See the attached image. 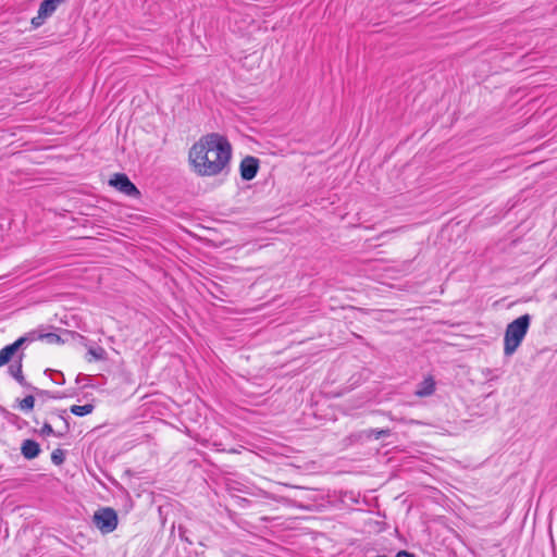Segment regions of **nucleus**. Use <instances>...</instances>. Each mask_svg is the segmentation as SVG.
Wrapping results in <instances>:
<instances>
[{"label":"nucleus","instance_id":"obj_1","mask_svg":"<svg viewBox=\"0 0 557 557\" xmlns=\"http://www.w3.org/2000/svg\"><path fill=\"white\" fill-rule=\"evenodd\" d=\"M231 158L232 146L228 139L219 133L202 136L188 152L191 170L198 176L219 175L228 165Z\"/></svg>","mask_w":557,"mask_h":557},{"label":"nucleus","instance_id":"obj_2","mask_svg":"<svg viewBox=\"0 0 557 557\" xmlns=\"http://www.w3.org/2000/svg\"><path fill=\"white\" fill-rule=\"evenodd\" d=\"M531 315L529 313L522 314L510 322L504 335V355L511 356L524 339L531 324Z\"/></svg>","mask_w":557,"mask_h":557},{"label":"nucleus","instance_id":"obj_3","mask_svg":"<svg viewBox=\"0 0 557 557\" xmlns=\"http://www.w3.org/2000/svg\"><path fill=\"white\" fill-rule=\"evenodd\" d=\"M92 522L102 533H110L117 527V513L111 507L100 508L94 513Z\"/></svg>","mask_w":557,"mask_h":557},{"label":"nucleus","instance_id":"obj_4","mask_svg":"<svg viewBox=\"0 0 557 557\" xmlns=\"http://www.w3.org/2000/svg\"><path fill=\"white\" fill-rule=\"evenodd\" d=\"M109 185L128 197L138 198L140 196L139 189L124 173L113 174L109 180Z\"/></svg>","mask_w":557,"mask_h":557},{"label":"nucleus","instance_id":"obj_5","mask_svg":"<svg viewBox=\"0 0 557 557\" xmlns=\"http://www.w3.org/2000/svg\"><path fill=\"white\" fill-rule=\"evenodd\" d=\"M61 420L64 422V429L62 431H54L51 424L47 421L44 422L40 430H34V433H37L41 437H48V436H57V437H63L70 432V423H69V417H66L65 410H57L54 412Z\"/></svg>","mask_w":557,"mask_h":557},{"label":"nucleus","instance_id":"obj_6","mask_svg":"<svg viewBox=\"0 0 557 557\" xmlns=\"http://www.w3.org/2000/svg\"><path fill=\"white\" fill-rule=\"evenodd\" d=\"M260 168V161L252 156L245 157L239 164V173L243 181H251L256 177Z\"/></svg>","mask_w":557,"mask_h":557},{"label":"nucleus","instance_id":"obj_7","mask_svg":"<svg viewBox=\"0 0 557 557\" xmlns=\"http://www.w3.org/2000/svg\"><path fill=\"white\" fill-rule=\"evenodd\" d=\"M24 357V352L17 354L13 362L9 364L8 372L23 387H32V384L26 381L23 374Z\"/></svg>","mask_w":557,"mask_h":557},{"label":"nucleus","instance_id":"obj_8","mask_svg":"<svg viewBox=\"0 0 557 557\" xmlns=\"http://www.w3.org/2000/svg\"><path fill=\"white\" fill-rule=\"evenodd\" d=\"M40 451V445L35 440L27 438L22 442L21 454L25 459H35L39 456Z\"/></svg>","mask_w":557,"mask_h":557},{"label":"nucleus","instance_id":"obj_9","mask_svg":"<svg viewBox=\"0 0 557 557\" xmlns=\"http://www.w3.org/2000/svg\"><path fill=\"white\" fill-rule=\"evenodd\" d=\"M435 392V381L433 376L429 375L422 382H420L414 391V395L418 397H426Z\"/></svg>","mask_w":557,"mask_h":557},{"label":"nucleus","instance_id":"obj_10","mask_svg":"<svg viewBox=\"0 0 557 557\" xmlns=\"http://www.w3.org/2000/svg\"><path fill=\"white\" fill-rule=\"evenodd\" d=\"M17 354V350L12 346V344L4 346L0 350V368L14 360Z\"/></svg>","mask_w":557,"mask_h":557},{"label":"nucleus","instance_id":"obj_11","mask_svg":"<svg viewBox=\"0 0 557 557\" xmlns=\"http://www.w3.org/2000/svg\"><path fill=\"white\" fill-rule=\"evenodd\" d=\"M40 341H46L49 344H64L67 339H64L61 335L52 332H45L41 329V335H39Z\"/></svg>","mask_w":557,"mask_h":557},{"label":"nucleus","instance_id":"obj_12","mask_svg":"<svg viewBox=\"0 0 557 557\" xmlns=\"http://www.w3.org/2000/svg\"><path fill=\"white\" fill-rule=\"evenodd\" d=\"M95 406L92 404H86L83 406L79 405H73L70 408V411L78 417H84L92 412Z\"/></svg>","mask_w":557,"mask_h":557},{"label":"nucleus","instance_id":"obj_13","mask_svg":"<svg viewBox=\"0 0 557 557\" xmlns=\"http://www.w3.org/2000/svg\"><path fill=\"white\" fill-rule=\"evenodd\" d=\"M87 354H88V356L91 357V358H88V361L106 360L107 359V351L101 346L89 347Z\"/></svg>","mask_w":557,"mask_h":557},{"label":"nucleus","instance_id":"obj_14","mask_svg":"<svg viewBox=\"0 0 557 557\" xmlns=\"http://www.w3.org/2000/svg\"><path fill=\"white\" fill-rule=\"evenodd\" d=\"M35 406V397L33 395H27L21 400H17V407L22 411H30L34 409Z\"/></svg>","mask_w":557,"mask_h":557},{"label":"nucleus","instance_id":"obj_15","mask_svg":"<svg viewBox=\"0 0 557 557\" xmlns=\"http://www.w3.org/2000/svg\"><path fill=\"white\" fill-rule=\"evenodd\" d=\"M364 434H366L367 438L374 437L375 440H379L381 437L389 436L391 435V430L389 429H382V430L370 429L368 431H364Z\"/></svg>","mask_w":557,"mask_h":557},{"label":"nucleus","instance_id":"obj_16","mask_svg":"<svg viewBox=\"0 0 557 557\" xmlns=\"http://www.w3.org/2000/svg\"><path fill=\"white\" fill-rule=\"evenodd\" d=\"M199 557H231L226 552L223 553L221 549L216 547L206 548L203 552L199 554Z\"/></svg>","mask_w":557,"mask_h":557},{"label":"nucleus","instance_id":"obj_17","mask_svg":"<svg viewBox=\"0 0 557 557\" xmlns=\"http://www.w3.org/2000/svg\"><path fill=\"white\" fill-rule=\"evenodd\" d=\"M51 461H52L55 466H61V465H63V462L65 461V450H64V449H61V448H55V449L51 453Z\"/></svg>","mask_w":557,"mask_h":557},{"label":"nucleus","instance_id":"obj_18","mask_svg":"<svg viewBox=\"0 0 557 557\" xmlns=\"http://www.w3.org/2000/svg\"><path fill=\"white\" fill-rule=\"evenodd\" d=\"M63 334L66 335V336H70L71 338H79V341L84 345H86L87 338L85 336H83L82 334L75 332V331L63 330Z\"/></svg>","mask_w":557,"mask_h":557},{"label":"nucleus","instance_id":"obj_19","mask_svg":"<svg viewBox=\"0 0 557 557\" xmlns=\"http://www.w3.org/2000/svg\"><path fill=\"white\" fill-rule=\"evenodd\" d=\"M2 414L4 416V418L10 422V423H15L17 420H20V417L8 411L7 409H3L1 408L0 409Z\"/></svg>","mask_w":557,"mask_h":557},{"label":"nucleus","instance_id":"obj_20","mask_svg":"<svg viewBox=\"0 0 557 557\" xmlns=\"http://www.w3.org/2000/svg\"><path fill=\"white\" fill-rule=\"evenodd\" d=\"M26 344H27V341L25 339V337L21 336L20 338H17L15 342L12 343V346L18 351Z\"/></svg>","mask_w":557,"mask_h":557},{"label":"nucleus","instance_id":"obj_21","mask_svg":"<svg viewBox=\"0 0 557 557\" xmlns=\"http://www.w3.org/2000/svg\"><path fill=\"white\" fill-rule=\"evenodd\" d=\"M27 336H29V338L35 342V341H40V337L39 335H41V329H37V330H33L28 333H26Z\"/></svg>","mask_w":557,"mask_h":557},{"label":"nucleus","instance_id":"obj_22","mask_svg":"<svg viewBox=\"0 0 557 557\" xmlns=\"http://www.w3.org/2000/svg\"><path fill=\"white\" fill-rule=\"evenodd\" d=\"M46 17H47V16H41V15L38 13V15H37L36 17H33V18H32V25H33L35 28H37V27L41 26V25H42V23H44V20H45Z\"/></svg>","mask_w":557,"mask_h":557},{"label":"nucleus","instance_id":"obj_23","mask_svg":"<svg viewBox=\"0 0 557 557\" xmlns=\"http://www.w3.org/2000/svg\"><path fill=\"white\" fill-rule=\"evenodd\" d=\"M29 388L33 389L38 396L50 397V393L48 391L39 389V388H37V387L33 386V385Z\"/></svg>","mask_w":557,"mask_h":557},{"label":"nucleus","instance_id":"obj_24","mask_svg":"<svg viewBox=\"0 0 557 557\" xmlns=\"http://www.w3.org/2000/svg\"><path fill=\"white\" fill-rule=\"evenodd\" d=\"M178 531H180V536H181V539H182V540H184V541H186V542H188V543H191V542L188 540L187 534L185 533V531H186V530H185L183 527H180V528H178Z\"/></svg>","mask_w":557,"mask_h":557},{"label":"nucleus","instance_id":"obj_25","mask_svg":"<svg viewBox=\"0 0 557 557\" xmlns=\"http://www.w3.org/2000/svg\"><path fill=\"white\" fill-rule=\"evenodd\" d=\"M178 531H180V536H181V539H182V540H184V541H186V542H188V543H191V542L188 540L187 534L185 533V531H186V530H185L183 527H180V528H178Z\"/></svg>","mask_w":557,"mask_h":557},{"label":"nucleus","instance_id":"obj_26","mask_svg":"<svg viewBox=\"0 0 557 557\" xmlns=\"http://www.w3.org/2000/svg\"><path fill=\"white\" fill-rule=\"evenodd\" d=\"M25 339L27 341V344L28 343H33V341L29 338V336H27L26 334L24 335Z\"/></svg>","mask_w":557,"mask_h":557},{"label":"nucleus","instance_id":"obj_27","mask_svg":"<svg viewBox=\"0 0 557 557\" xmlns=\"http://www.w3.org/2000/svg\"><path fill=\"white\" fill-rule=\"evenodd\" d=\"M64 381L61 382V379H58L57 384H62Z\"/></svg>","mask_w":557,"mask_h":557},{"label":"nucleus","instance_id":"obj_28","mask_svg":"<svg viewBox=\"0 0 557 557\" xmlns=\"http://www.w3.org/2000/svg\"><path fill=\"white\" fill-rule=\"evenodd\" d=\"M64 381L61 382V379H58L57 384H62Z\"/></svg>","mask_w":557,"mask_h":557}]
</instances>
